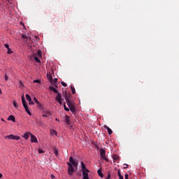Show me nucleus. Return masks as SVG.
<instances>
[{"label": "nucleus", "mask_w": 179, "mask_h": 179, "mask_svg": "<svg viewBox=\"0 0 179 179\" xmlns=\"http://www.w3.org/2000/svg\"><path fill=\"white\" fill-rule=\"evenodd\" d=\"M55 120H56V121H59V120H58V118H56Z\"/></svg>", "instance_id": "49"}, {"label": "nucleus", "mask_w": 179, "mask_h": 179, "mask_svg": "<svg viewBox=\"0 0 179 179\" xmlns=\"http://www.w3.org/2000/svg\"><path fill=\"white\" fill-rule=\"evenodd\" d=\"M58 83V78H55L54 83Z\"/></svg>", "instance_id": "39"}, {"label": "nucleus", "mask_w": 179, "mask_h": 179, "mask_svg": "<svg viewBox=\"0 0 179 179\" xmlns=\"http://www.w3.org/2000/svg\"><path fill=\"white\" fill-rule=\"evenodd\" d=\"M103 160H105V161H106V162H108V159H107L106 157H105L103 158Z\"/></svg>", "instance_id": "46"}, {"label": "nucleus", "mask_w": 179, "mask_h": 179, "mask_svg": "<svg viewBox=\"0 0 179 179\" xmlns=\"http://www.w3.org/2000/svg\"><path fill=\"white\" fill-rule=\"evenodd\" d=\"M55 99H56L57 101H58L59 100H62V96H61V93L58 92Z\"/></svg>", "instance_id": "19"}, {"label": "nucleus", "mask_w": 179, "mask_h": 179, "mask_svg": "<svg viewBox=\"0 0 179 179\" xmlns=\"http://www.w3.org/2000/svg\"><path fill=\"white\" fill-rule=\"evenodd\" d=\"M48 79L50 80V82H52V76L51 74L48 76Z\"/></svg>", "instance_id": "28"}, {"label": "nucleus", "mask_w": 179, "mask_h": 179, "mask_svg": "<svg viewBox=\"0 0 179 179\" xmlns=\"http://www.w3.org/2000/svg\"><path fill=\"white\" fill-rule=\"evenodd\" d=\"M51 135H57V131L54 129L50 130Z\"/></svg>", "instance_id": "27"}, {"label": "nucleus", "mask_w": 179, "mask_h": 179, "mask_svg": "<svg viewBox=\"0 0 179 179\" xmlns=\"http://www.w3.org/2000/svg\"><path fill=\"white\" fill-rule=\"evenodd\" d=\"M29 106H33L34 105V102H33L31 100L29 101Z\"/></svg>", "instance_id": "36"}, {"label": "nucleus", "mask_w": 179, "mask_h": 179, "mask_svg": "<svg viewBox=\"0 0 179 179\" xmlns=\"http://www.w3.org/2000/svg\"><path fill=\"white\" fill-rule=\"evenodd\" d=\"M50 90H52V92H54V93H58V90L55 89V87H54L53 86H50Z\"/></svg>", "instance_id": "22"}, {"label": "nucleus", "mask_w": 179, "mask_h": 179, "mask_svg": "<svg viewBox=\"0 0 179 179\" xmlns=\"http://www.w3.org/2000/svg\"><path fill=\"white\" fill-rule=\"evenodd\" d=\"M107 179H110V178H111V175H110V173L108 175V176H107V178H106Z\"/></svg>", "instance_id": "43"}, {"label": "nucleus", "mask_w": 179, "mask_h": 179, "mask_svg": "<svg viewBox=\"0 0 179 179\" xmlns=\"http://www.w3.org/2000/svg\"><path fill=\"white\" fill-rule=\"evenodd\" d=\"M100 155L102 157V159L106 157V150L104 149L100 150Z\"/></svg>", "instance_id": "12"}, {"label": "nucleus", "mask_w": 179, "mask_h": 179, "mask_svg": "<svg viewBox=\"0 0 179 179\" xmlns=\"http://www.w3.org/2000/svg\"><path fill=\"white\" fill-rule=\"evenodd\" d=\"M59 104L62 105V99H60L59 101H57Z\"/></svg>", "instance_id": "40"}, {"label": "nucleus", "mask_w": 179, "mask_h": 179, "mask_svg": "<svg viewBox=\"0 0 179 179\" xmlns=\"http://www.w3.org/2000/svg\"><path fill=\"white\" fill-rule=\"evenodd\" d=\"M4 138L5 139H13V141H19V139H20V136H15L13 134L6 136Z\"/></svg>", "instance_id": "6"}, {"label": "nucleus", "mask_w": 179, "mask_h": 179, "mask_svg": "<svg viewBox=\"0 0 179 179\" xmlns=\"http://www.w3.org/2000/svg\"><path fill=\"white\" fill-rule=\"evenodd\" d=\"M0 94H2V90H1V88H0Z\"/></svg>", "instance_id": "48"}, {"label": "nucleus", "mask_w": 179, "mask_h": 179, "mask_svg": "<svg viewBox=\"0 0 179 179\" xmlns=\"http://www.w3.org/2000/svg\"><path fill=\"white\" fill-rule=\"evenodd\" d=\"M97 173H98L99 177H101V178H103V177H104V174H103V172H101V169H99L97 171Z\"/></svg>", "instance_id": "20"}, {"label": "nucleus", "mask_w": 179, "mask_h": 179, "mask_svg": "<svg viewBox=\"0 0 179 179\" xmlns=\"http://www.w3.org/2000/svg\"><path fill=\"white\" fill-rule=\"evenodd\" d=\"M5 47L8 50L7 54H12L13 52V51H12V49L9 48V45H6Z\"/></svg>", "instance_id": "18"}, {"label": "nucleus", "mask_w": 179, "mask_h": 179, "mask_svg": "<svg viewBox=\"0 0 179 179\" xmlns=\"http://www.w3.org/2000/svg\"><path fill=\"white\" fill-rule=\"evenodd\" d=\"M22 106L24 108H25L26 113H27L29 115H31V113L30 112V110H29V106L27 105V103L26 102V99H24V95H22Z\"/></svg>", "instance_id": "2"}, {"label": "nucleus", "mask_w": 179, "mask_h": 179, "mask_svg": "<svg viewBox=\"0 0 179 179\" xmlns=\"http://www.w3.org/2000/svg\"><path fill=\"white\" fill-rule=\"evenodd\" d=\"M1 121H5L3 119H1Z\"/></svg>", "instance_id": "52"}, {"label": "nucleus", "mask_w": 179, "mask_h": 179, "mask_svg": "<svg viewBox=\"0 0 179 179\" xmlns=\"http://www.w3.org/2000/svg\"><path fill=\"white\" fill-rule=\"evenodd\" d=\"M26 99H27V101H31V97H30V95H29L28 94H26Z\"/></svg>", "instance_id": "24"}, {"label": "nucleus", "mask_w": 179, "mask_h": 179, "mask_svg": "<svg viewBox=\"0 0 179 179\" xmlns=\"http://www.w3.org/2000/svg\"><path fill=\"white\" fill-rule=\"evenodd\" d=\"M61 85H62L64 87H66V86H68V85H66L64 82H62Z\"/></svg>", "instance_id": "35"}, {"label": "nucleus", "mask_w": 179, "mask_h": 179, "mask_svg": "<svg viewBox=\"0 0 179 179\" xmlns=\"http://www.w3.org/2000/svg\"><path fill=\"white\" fill-rule=\"evenodd\" d=\"M71 92H72L73 94H75L76 93L75 87L73 86H71Z\"/></svg>", "instance_id": "26"}, {"label": "nucleus", "mask_w": 179, "mask_h": 179, "mask_svg": "<svg viewBox=\"0 0 179 179\" xmlns=\"http://www.w3.org/2000/svg\"><path fill=\"white\" fill-rule=\"evenodd\" d=\"M66 119H65V122L67 125H71V120L69 119V116L66 115L65 116Z\"/></svg>", "instance_id": "13"}, {"label": "nucleus", "mask_w": 179, "mask_h": 179, "mask_svg": "<svg viewBox=\"0 0 179 179\" xmlns=\"http://www.w3.org/2000/svg\"><path fill=\"white\" fill-rule=\"evenodd\" d=\"M104 128H105V129H107L109 135H111V134H113V130H111V129H110V127H108V126H104Z\"/></svg>", "instance_id": "17"}, {"label": "nucleus", "mask_w": 179, "mask_h": 179, "mask_svg": "<svg viewBox=\"0 0 179 179\" xmlns=\"http://www.w3.org/2000/svg\"><path fill=\"white\" fill-rule=\"evenodd\" d=\"M33 83H41V80H34L33 81Z\"/></svg>", "instance_id": "31"}, {"label": "nucleus", "mask_w": 179, "mask_h": 179, "mask_svg": "<svg viewBox=\"0 0 179 179\" xmlns=\"http://www.w3.org/2000/svg\"><path fill=\"white\" fill-rule=\"evenodd\" d=\"M64 108L65 111H69V108H68L66 107V105H65V103L64 104Z\"/></svg>", "instance_id": "34"}, {"label": "nucleus", "mask_w": 179, "mask_h": 179, "mask_svg": "<svg viewBox=\"0 0 179 179\" xmlns=\"http://www.w3.org/2000/svg\"><path fill=\"white\" fill-rule=\"evenodd\" d=\"M37 104H38V108H40L41 110H43V105L40 102H38V103Z\"/></svg>", "instance_id": "30"}, {"label": "nucleus", "mask_w": 179, "mask_h": 179, "mask_svg": "<svg viewBox=\"0 0 179 179\" xmlns=\"http://www.w3.org/2000/svg\"><path fill=\"white\" fill-rule=\"evenodd\" d=\"M4 78H5V80H8V74H5Z\"/></svg>", "instance_id": "38"}, {"label": "nucleus", "mask_w": 179, "mask_h": 179, "mask_svg": "<svg viewBox=\"0 0 179 179\" xmlns=\"http://www.w3.org/2000/svg\"><path fill=\"white\" fill-rule=\"evenodd\" d=\"M31 142L34 143H37L38 142L37 137H36L33 134H31Z\"/></svg>", "instance_id": "10"}, {"label": "nucleus", "mask_w": 179, "mask_h": 179, "mask_svg": "<svg viewBox=\"0 0 179 179\" xmlns=\"http://www.w3.org/2000/svg\"><path fill=\"white\" fill-rule=\"evenodd\" d=\"M106 179H107V178H106Z\"/></svg>", "instance_id": "53"}, {"label": "nucleus", "mask_w": 179, "mask_h": 179, "mask_svg": "<svg viewBox=\"0 0 179 179\" xmlns=\"http://www.w3.org/2000/svg\"><path fill=\"white\" fill-rule=\"evenodd\" d=\"M36 41L38 40V38L37 36H36Z\"/></svg>", "instance_id": "50"}, {"label": "nucleus", "mask_w": 179, "mask_h": 179, "mask_svg": "<svg viewBox=\"0 0 179 179\" xmlns=\"http://www.w3.org/2000/svg\"><path fill=\"white\" fill-rule=\"evenodd\" d=\"M22 40L25 44H27L28 45H31L33 43V39L29 37V34H21Z\"/></svg>", "instance_id": "1"}, {"label": "nucleus", "mask_w": 179, "mask_h": 179, "mask_svg": "<svg viewBox=\"0 0 179 179\" xmlns=\"http://www.w3.org/2000/svg\"><path fill=\"white\" fill-rule=\"evenodd\" d=\"M113 159V160H120V157L117 155H114Z\"/></svg>", "instance_id": "23"}, {"label": "nucleus", "mask_w": 179, "mask_h": 179, "mask_svg": "<svg viewBox=\"0 0 179 179\" xmlns=\"http://www.w3.org/2000/svg\"><path fill=\"white\" fill-rule=\"evenodd\" d=\"M67 165L69 166L68 168V174L69 176H72L73 173H75V169H73V166H72V164L67 162Z\"/></svg>", "instance_id": "3"}, {"label": "nucleus", "mask_w": 179, "mask_h": 179, "mask_svg": "<svg viewBox=\"0 0 179 179\" xmlns=\"http://www.w3.org/2000/svg\"><path fill=\"white\" fill-rule=\"evenodd\" d=\"M4 45H9L8 43L4 44Z\"/></svg>", "instance_id": "51"}, {"label": "nucleus", "mask_w": 179, "mask_h": 179, "mask_svg": "<svg viewBox=\"0 0 179 179\" xmlns=\"http://www.w3.org/2000/svg\"><path fill=\"white\" fill-rule=\"evenodd\" d=\"M117 174L119 176V179H124V177L122 176V175H121V170L120 169L117 170Z\"/></svg>", "instance_id": "21"}, {"label": "nucleus", "mask_w": 179, "mask_h": 179, "mask_svg": "<svg viewBox=\"0 0 179 179\" xmlns=\"http://www.w3.org/2000/svg\"><path fill=\"white\" fill-rule=\"evenodd\" d=\"M34 101H35V103H38V100H37V98L34 97Z\"/></svg>", "instance_id": "37"}, {"label": "nucleus", "mask_w": 179, "mask_h": 179, "mask_svg": "<svg viewBox=\"0 0 179 179\" xmlns=\"http://www.w3.org/2000/svg\"><path fill=\"white\" fill-rule=\"evenodd\" d=\"M53 151H54V155H55V156H58V153H59L58 149L55 148Z\"/></svg>", "instance_id": "25"}, {"label": "nucleus", "mask_w": 179, "mask_h": 179, "mask_svg": "<svg viewBox=\"0 0 179 179\" xmlns=\"http://www.w3.org/2000/svg\"><path fill=\"white\" fill-rule=\"evenodd\" d=\"M124 166H126L124 167L123 169H128V167H129L128 164H124Z\"/></svg>", "instance_id": "41"}, {"label": "nucleus", "mask_w": 179, "mask_h": 179, "mask_svg": "<svg viewBox=\"0 0 179 179\" xmlns=\"http://www.w3.org/2000/svg\"><path fill=\"white\" fill-rule=\"evenodd\" d=\"M70 110L73 114H76V108L75 107V102H71V103L67 104Z\"/></svg>", "instance_id": "4"}, {"label": "nucleus", "mask_w": 179, "mask_h": 179, "mask_svg": "<svg viewBox=\"0 0 179 179\" xmlns=\"http://www.w3.org/2000/svg\"><path fill=\"white\" fill-rule=\"evenodd\" d=\"M3 176L2 173H0V178H2Z\"/></svg>", "instance_id": "47"}, {"label": "nucleus", "mask_w": 179, "mask_h": 179, "mask_svg": "<svg viewBox=\"0 0 179 179\" xmlns=\"http://www.w3.org/2000/svg\"><path fill=\"white\" fill-rule=\"evenodd\" d=\"M33 57L34 58V60L38 62V64H40L41 62V61L40 60V59L38 57H37V53H33Z\"/></svg>", "instance_id": "11"}, {"label": "nucleus", "mask_w": 179, "mask_h": 179, "mask_svg": "<svg viewBox=\"0 0 179 179\" xmlns=\"http://www.w3.org/2000/svg\"><path fill=\"white\" fill-rule=\"evenodd\" d=\"M31 136V133L26 132V133H24L23 138H24V139L27 140V139H29V136Z\"/></svg>", "instance_id": "15"}, {"label": "nucleus", "mask_w": 179, "mask_h": 179, "mask_svg": "<svg viewBox=\"0 0 179 179\" xmlns=\"http://www.w3.org/2000/svg\"><path fill=\"white\" fill-rule=\"evenodd\" d=\"M90 173V171H83V179H89V173Z\"/></svg>", "instance_id": "8"}, {"label": "nucleus", "mask_w": 179, "mask_h": 179, "mask_svg": "<svg viewBox=\"0 0 179 179\" xmlns=\"http://www.w3.org/2000/svg\"><path fill=\"white\" fill-rule=\"evenodd\" d=\"M38 152L39 154L44 153V150H43V149H41V148H39L38 150Z\"/></svg>", "instance_id": "33"}, {"label": "nucleus", "mask_w": 179, "mask_h": 179, "mask_svg": "<svg viewBox=\"0 0 179 179\" xmlns=\"http://www.w3.org/2000/svg\"><path fill=\"white\" fill-rule=\"evenodd\" d=\"M64 99L68 104H71V103H73L74 101L71 99V94L64 93Z\"/></svg>", "instance_id": "5"}, {"label": "nucleus", "mask_w": 179, "mask_h": 179, "mask_svg": "<svg viewBox=\"0 0 179 179\" xmlns=\"http://www.w3.org/2000/svg\"><path fill=\"white\" fill-rule=\"evenodd\" d=\"M37 55H38V57H42L41 50H38L37 51Z\"/></svg>", "instance_id": "29"}, {"label": "nucleus", "mask_w": 179, "mask_h": 179, "mask_svg": "<svg viewBox=\"0 0 179 179\" xmlns=\"http://www.w3.org/2000/svg\"><path fill=\"white\" fill-rule=\"evenodd\" d=\"M13 106H14V107H15V108H17V103H16V101H14L13 102Z\"/></svg>", "instance_id": "32"}, {"label": "nucleus", "mask_w": 179, "mask_h": 179, "mask_svg": "<svg viewBox=\"0 0 179 179\" xmlns=\"http://www.w3.org/2000/svg\"><path fill=\"white\" fill-rule=\"evenodd\" d=\"M70 164L73 166V167H78V159H74L73 157H70L69 158Z\"/></svg>", "instance_id": "7"}, {"label": "nucleus", "mask_w": 179, "mask_h": 179, "mask_svg": "<svg viewBox=\"0 0 179 179\" xmlns=\"http://www.w3.org/2000/svg\"><path fill=\"white\" fill-rule=\"evenodd\" d=\"M8 121H13V122H16V119L15 118V116L13 115H10L8 117Z\"/></svg>", "instance_id": "16"}, {"label": "nucleus", "mask_w": 179, "mask_h": 179, "mask_svg": "<svg viewBox=\"0 0 179 179\" xmlns=\"http://www.w3.org/2000/svg\"><path fill=\"white\" fill-rule=\"evenodd\" d=\"M50 178H52V179H54V178H55V176H54V175H50Z\"/></svg>", "instance_id": "44"}, {"label": "nucleus", "mask_w": 179, "mask_h": 179, "mask_svg": "<svg viewBox=\"0 0 179 179\" xmlns=\"http://www.w3.org/2000/svg\"><path fill=\"white\" fill-rule=\"evenodd\" d=\"M20 86H24V85L23 84V82H22V81H20Z\"/></svg>", "instance_id": "42"}, {"label": "nucleus", "mask_w": 179, "mask_h": 179, "mask_svg": "<svg viewBox=\"0 0 179 179\" xmlns=\"http://www.w3.org/2000/svg\"><path fill=\"white\" fill-rule=\"evenodd\" d=\"M42 117H51V111L50 110L44 111L43 114L42 115Z\"/></svg>", "instance_id": "9"}, {"label": "nucleus", "mask_w": 179, "mask_h": 179, "mask_svg": "<svg viewBox=\"0 0 179 179\" xmlns=\"http://www.w3.org/2000/svg\"><path fill=\"white\" fill-rule=\"evenodd\" d=\"M81 168L82 171H89V169H86V165H85V163H83V162H81Z\"/></svg>", "instance_id": "14"}, {"label": "nucleus", "mask_w": 179, "mask_h": 179, "mask_svg": "<svg viewBox=\"0 0 179 179\" xmlns=\"http://www.w3.org/2000/svg\"><path fill=\"white\" fill-rule=\"evenodd\" d=\"M124 178H125V179H128V174H125V175H124Z\"/></svg>", "instance_id": "45"}]
</instances>
